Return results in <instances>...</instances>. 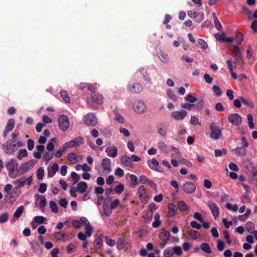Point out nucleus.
<instances>
[{"label":"nucleus","instance_id":"nucleus-30","mask_svg":"<svg viewBox=\"0 0 257 257\" xmlns=\"http://www.w3.org/2000/svg\"><path fill=\"white\" fill-rule=\"evenodd\" d=\"M234 151L237 156H244L247 153L246 149L241 147H237L234 150Z\"/></svg>","mask_w":257,"mask_h":257},{"label":"nucleus","instance_id":"nucleus-49","mask_svg":"<svg viewBox=\"0 0 257 257\" xmlns=\"http://www.w3.org/2000/svg\"><path fill=\"white\" fill-rule=\"evenodd\" d=\"M44 176V170L42 168H40L37 172V177L38 180H42Z\"/></svg>","mask_w":257,"mask_h":257},{"label":"nucleus","instance_id":"nucleus-31","mask_svg":"<svg viewBox=\"0 0 257 257\" xmlns=\"http://www.w3.org/2000/svg\"><path fill=\"white\" fill-rule=\"evenodd\" d=\"M158 133L162 136L167 134L166 125L164 123H160L157 126Z\"/></svg>","mask_w":257,"mask_h":257},{"label":"nucleus","instance_id":"nucleus-61","mask_svg":"<svg viewBox=\"0 0 257 257\" xmlns=\"http://www.w3.org/2000/svg\"><path fill=\"white\" fill-rule=\"evenodd\" d=\"M34 220L35 222L39 224H42L45 221L46 218L42 216H37L34 218Z\"/></svg>","mask_w":257,"mask_h":257},{"label":"nucleus","instance_id":"nucleus-17","mask_svg":"<svg viewBox=\"0 0 257 257\" xmlns=\"http://www.w3.org/2000/svg\"><path fill=\"white\" fill-rule=\"evenodd\" d=\"M208 207L210 209L212 215L214 217L215 219L218 218L219 215V209L214 202L211 201H209L207 203Z\"/></svg>","mask_w":257,"mask_h":257},{"label":"nucleus","instance_id":"nucleus-58","mask_svg":"<svg viewBox=\"0 0 257 257\" xmlns=\"http://www.w3.org/2000/svg\"><path fill=\"white\" fill-rule=\"evenodd\" d=\"M14 183L18 186V188L23 187L26 184V181L24 178H21L17 181L14 182Z\"/></svg>","mask_w":257,"mask_h":257},{"label":"nucleus","instance_id":"nucleus-4","mask_svg":"<svg viewBox=\"0 0 257 257\" xmlns=\"http://www.w3.org/2000/svg\"><path fill=\"white\" fill-rule=\"evenodd\" d=\"M87 102L90 105L95 107L97 104H102L103 97L98 93L91 94V97L87 98Z\"/></svg>","mask_w":257,"mask_h":257},{"label":"nucleus","instance_id":"nucleus-26","mask_svg":"<svg viewBox=\"0 0 257 257\" xmlns=\"http://www.w3.org/2000/svg\"><path fill=\"white\" fill-rule=\"evenodd\" d=\"M88 188L87 184L85 182H79L77 186V191L80 193H84Z\"/></svg>","mask_w":257,"mask_h":257},{"label":"nucleus","instance_id":"nucleus-50","mask_svg":"<svg viewBox=\"0 0 257 257\" xmlns=\"http://www.w3.org/2000/svg\"><path fill=\"white\" fill-rule=\"evenodd\" d=\"M65 235H66L65 233H62L61 232H56L54 233L55 238L59 240H63Z\"/></svg>","mask_w":257,"mask_h":257},{"label":"nucleus","instance_id":"nucleus-7","mask_svg":"<svg viewBox=\"0 0 257 257\" xmlns=\"http://www.w3.org/2000/svg\"><path fill=\"white\" fill-rule=\"evenodd\" d=\"M36 163V161L32 159L22 164L19 167V172H20V175H22L30 170H31Z\"/></svg>","mask_w":257,"mask_h":257},{"label":"nucleus","instance_id":"nucleus-20","mask_svg":"<svg viewBox=\"0 0 257 257\" xmlns=\"http://www.w3.org/2000/svg\"><path fill=\"white\" fill-rule=\"evenodd\" d=\"M81 221L84 223V225L85 226V233L86 234L87 237H90L92 234L93 230L92 227L91 226L90 222L86 217H81Z\"/></svg>","mask_w":257,"mask_h":257},{"label":"nucleus","instance_id":"nucleus-47","mask_svg":"<svg viewBox=\"0 0 257 257\" xmlns=\"http://www.w3.org/2000/svg\"><path fill=\"white\" fill-rule=\"evenodd\" d=\"M158 147L161 149L162 152L168 153V147L167 145L162 141H160L158 143Z\"/></svg>","mask_w":257,"mask_h":257},{"label":"nucleus","instance_id":"nucleus-23","mask_svg":"<svg viewBox=\"0 0 257 257\" xmlns=\"http://www.w3.org/2000/svg\"><path fill=\"white\" fill-rule=\"evenodd\" d=\"M24 210V207L23 206H19L16 211L14 212L13 217L12 219V221L13 222L16 221V219H18L20 217V216L22 215L23 212Z\"/></svg>","mask_w":257,"mask_h":257},{"label":"nucleus","instance_id":"nucleus-6","mask_svg":"<svg viewBox=\"0 0 257 257\" xmlns=\"http://www.w3.org/2000/svg\"><path fill=\"white\" fill-rule=\"evenodd\" d=\"M20 194V190L18 187L14 188L12 191L9 192L5 196V200L7 202L13 203L19 197Z\"/></svg>","mask_w":257,"mask_h":257},{"label":"nucleus","instance_id":"nucleus-13","mask_svg":"<svg viewBox=\"0 0 257 257\" xmlns=\"http://www.w3.org/2000/svg\"><path fill=\"white\" fill-rule=\"evenodd\" d=\"M182 189L186 193L192 194L195 191L196 186L193 183L190 181H187L183 184Z\"/></svg>","mask_w":257,"mask_h":257},{"label":"nucleus","instance_id":"nucleus-35","mask_svg":"<svg viewBox=\"0 0 257 257\" xmlns=\"http://www.w3.org/2000/svg\"><path fill=\"white\" fill-rule=\"evenodd\" d=\"M28 155V152L26 149H20L18 151L17 158L19 160H22L23 158L26 157Z\"/></svg>","mask_w":257,"mask_h":257},{"label":"nucleus","instance_id":"nucleus-29","mask_svg":"<svg viewBox=\"0 0 257 257\" xmlns=\"http://www.w3.org/2000/svg\"><path fill=\"white\" fill-rule=\"evenodd\" d=\"M121 163L127 166H131L132 162L131 157L127 155H123L120 158Z\"/></svg>","mask_w":257,"mask_h":257},{"label":"nucleus","instance_id":"nucleus-39","mask_svg":"<svg viewBox=\"0 0 257 257\" xmlns=\"http://www.w3.org/2000/svg\"><path fill=\"white\" fill-rule=\"evenodd\" d=\"M245 228L249 233H253L255 227L253 222L248 221L246 224Z\"/></svg>","mask_w":257,"mask_h":257},{"label":"nucleus","instance_id":"nucleus-11","mask_svg":"<svg viewBox=\"0 0 257 257\" xmlns=\"http://www.w3.org/2000/svg\"><path fill=\"white\" fill-rule=\"evenodd\" d=\"M147 163L151 170L159 172H164L163 169L159 167V163L156 158H153L151 160H148Z\"/></svg>","mask_w":257,"mask_h":257},{"label":"nucleus","instance_id":"nucleus-55","mask_svg":"<svg viewBox=\"0 0 257 257\" xmlns=\"http://www.w3.org/2000/svg\"><path fill=\"white\" fill-rule=\"evenodd\" d=\"M9 218V215L8 213H4L0 215V223H3L6 222Z\"/></svg>","mask_w":257,"mask_h":257},{"label":"nucleus","instance_id":"nucleus-62","mask_svg":"<svg viewBox=\"0 0 257 257\" xmlns=\"http://www.w3.org/2000/svg\"><path fill=\"white\" fill-rule=\"evenodd\" d=\"M75 245L73 243H70L67 247V251L68 253H71L75 251Z\"/></svg>","mask_w":257,"mask_h":257},{"label":"nucleus","instance_id":"nucleus-52","mask_svg":"<svg viewBox=\"0 0 257 257\" xmlns=\"http://www.w3.org/2000/svg\"><path fill=\"white\" fill-rule=\"evenodd\" d=\"M116 120L120 123H123L124 121L123 117L116 111L114 112Z\"/></svg>","mask_w":257,"mask_h":257},{"label":"nucleus","instance_id":"nucleus-32","mask_svg":"<svg viewBox=\"0 0 257 257\" xmlns=\"http://www.w3.org/2000/svg\"><path fill=\"white\" fill-rule=\"evenodd\" d=\"M68 148L67 147L66 145L64 144L58 150H57L54 155L57 158H60L62 155L66 151Z\"/></svg>","mask_w":257,"mask_h":257},{"label":"nucleus","instance_id":"nucleus-54","mask_svg":"<svg viewBox=\"0 0 257 257\" xmlns=\"http://www.w3.org/2000/svg\"><path fill=\"white\" fill-rule=\"evenodd\" d=\"M167 96L171 99H172L173 100H177V97L175 95V92L173 90H172L171 89L167 90Z\"/></svg>","mask_w":257,"mask_h":257},{"label":"nucleus","instance_id":"nucleus-57","mask_svg":"<svg viewBox=\"0 0 257 257\" xmlns=\"http://www.w3.org/2000/svg\"><path fill=\"white\" fill-rule=\"evenodd\" d=\"M226 208L228 210H231L233 211H236L238 209V207L236 204H231L230 203L226 204Z\"/></svg>","mask_w":257,"mask_h":257},{"label":"nucleus","instance_id":"nucleus-48","mask_svg":"<svg viewBox=\"0 0 257 257\" xmlns=\"http://www.w3.org/2000/svg\"><path fill=\"white\" fill-rule=\"evenodd\" d=\"M163 254L165 257L172 256L174 254L173 249L170 247L167 248L165 249Z\"/></svg>","mask_w":257,"mask_h":257},{"label":"nucleus","instance_id":"nucleus-42","mask_svg":"<svg viewBox=\"0 0 257 257\" xmlns=\"http://www.w3.org/2000/svg\"><path fill=\"white\" fill-rule=\"evenodd\" d=\"M235 36H236V38H235L236 43L238 45L240 44L241 42L243 40V34L242 33L240 32H237L235 34Z\"/></svg>","mask_w":257,"mask_h":257},{"label":"nucleus","instance_id":"nucleus-2","mask_svg":"<svg viewBox=\"0 0 257 257\" xmlns=\"http://www.w3.org/2000/svg\"><path fill=\"white\" fill-rule=\"evenodd\" d=\"M111 163V161L110 159L105 158L102 160L101 164L97 166L95 169L100 174H109L112 171Z\"/></svg>","mask_w":257,"mask_h":257},{"label":"nucleus","instance_id":"nucleus-34","mask_svg":"<svg viewBox=\"0 0 257 257\" xmlns=\"http://www.w3.org/2000/svg\"><path fill=\"white\" fill-rule=\"evenodd\" d=\"M178 207L181 211H186L189 209L187 204L182 200L178 202Z\"/></svg>","mask_w":257,"mask_h":257},{"label":"nucleus","instance_id":"nucleus-38","mask_svg":"<svg viewBox=\"0 0 257 257\" xmlns=\"http://www.w3.org/2000/svg\"><path fill=\"white\" fill-rule=\"evenodd\" d=\"M54 154L53 153L49 152H45L43 154V159L46 161L47 164L53 158Z\"/></svg>","mask_w":257,"mask_h":257},{"label":"nucleus","instance_id":"nucleus-5","mask_svg":"<svg viewBox=\"0 0 257 257\" xmlns=\"http://www.w3.org/2000/svg\"><path fill=\"white\" fill-rule=\"evenodd\" d=\"M133 106L134 111L138 114L144 113L147 109L145 103L141 100H136L134 102Z\"/></svg>","mask_w":257,"mask_h":257},{"label":"nucleus","instance_id":"nucleus-22","mask_svg":"<svg viewBox=\"0 0 257 257\" xmlns=\"http://www.w3.org/2000/svg\"><path fill=\"white\" fill-rule=\"evenodd\" d=\"M35 197L37 198H39L40 199V202L39 203V207L42 212L44 211L45 207L47 204V201L45 197L44 196H40L39 194H37L35 195Z\"/></svg>","mask_w":257,"mask_h":257},{"label":"nucleus","instance_id":"nucleus-16","mask_svg":"<svg viewBox=\"0 0 257 257\" xmlns=\"http://www.w3.org/2000/svg\"><path fill=\"white\" fill-rule=\"evenodd\" d=\"M229 121L233 125L238 126L241 123V117L237 113H233L229 115Z\"/></svg>","mask_w":257,"mask_h":257},{"label":"nucleus","instance_id":"nucleus-59","mask_svg":"<svg viewBox=\"0 0 257 257\" xmlns=\"http://www.w3.org/2000/svg\"><path fill=\"white\" fill-rule=\"evenodd\" d=\"M72 225L76 228H79L81 225H84V223L81 221V218L80 220H74L72 221Z\"/></svg>","mask_w":257,"mask_h":257},{"label":"nucleus","instance_id":"nucleus-1","mask_svg":"<svg viewBox=\"0 0 257 257\" xmlns=\"http://www.w3.org/2000/svg\"><path fill=\"white\" fill-rule=\"evenodd\" d=\"M6 167L10 178H15L20 175L18 164L16 160L11 159L8 161L6 164Z\"/></svg>","mask_w":257,"mask_h":257},{"label":"nucleus","instance_id":"nucleus-46","mask_svg":"<svg viewBox=\"0 0 257 257\" xmlns=\"http://www.w3.org/2000/svg\"><path fill=\"white\" fill-rule=\"evenodd\" d=\"M240 99L241 102H242V103L244 104L247 105L251 108L253 107L254 104H253V102L252 101H251L250 100H249V99H246V98H244L243 97H240Z\"/></svg>","mask_w":257,"mask_h":257},{"label":"nucleus","instance_id":"nucleus-9","mask_svg":"<svg viewBox=\"0 0 257 257\" xmlns=\"http://www.w3.org/2000/svg\"><path fill=\"white\" fill-rule=\"evenodd\" d=\"M211 133L210 137L213 140H219L222 136V133L220 129L214 123L210 125Z\"/></svg>","mask_w":257,"mask_h":257},{"label":"nucleus","instance_id":"nucleus-33","mask_svg":"<svg viewBox=\"0 0 257 257\" xmlns=\"http://www.w3.org/2000/svg\"><path fill=\"white\" fill-rule=\"evenodd\" d=\"M58 165L57 163L54 164L52 166L51 170H48V177L49 178L53 177L56 174V173L58 171Z\"/></svg>","mask_w":257,"mask_h":257},{"label":"nucleus","instance_id":"nucleus-56","mask_svg":"<svg viewBox=\"0 0 257 257\" xmlns=\"http://www.w3.org/2000/svg\"><path fill=\"white\" fill-rule=\"evenodd\" d=\"M225 244L224 242L218 239L217 240V248L219 251H222L224 248Z\"/></svg>","mask_w":257,"mask_h":257},{"label":"nucleus","instance_id":"nucleus-12","mask_svg":"<svg viewBox=\"0 0 257 257\" xmlns=\"http://www.w3.org/2000/svg\"><path fill=\"white\" fill-rule=\"evenodd\" d=\"M127 90L131 93H139L143 91V86L139 83H131L127 86Z\"/></svg>","mask_w":257,"mask_h":257},{"label":"nucleus","instance_id":"nucleus-21","mask_svg":"<svg viewBox=\"0 0 257 257\" xmlns=\"http://www.w3.org/2000/svg\"><path fill=\"white\" fill-rule=\"evenodd\" d=\"M15 120L14 119H10L8 120L4 133V137H6L8 132L12 131L15 126Z\"/></svg>","mask_w":257,"mask_h":257},{"label":"nucleus","instance_id":"nucleus-44","mask_svg":"<svg viewBox=\"0 0 257 257\" xmlns=\"http://www.w3.org/2000/svg\"><path fill=\"white\" fill-rule=\"evenodd\" d=\"M55 141V138H52L49 141V142L47 145V147H46V149L48 151L52 152L54 150V142Z\"/></svg>","mask_w":257,"mask_h":257},{"label":"nucleus","instance_id":"nucleus-41","mask_svg":"<svg viewBox=\"0 0 257 257\" xmlns=\"http://www.w3.org/2000/svg\"><path fill=\"white\" fill-rule=\"evenodd\" d=\"M49 206L53 213H57L58 212V208L55 201H50L49 202Z\"/></svg>","mask_w":257,"mask_h":257},{"label":"nucleus","instance_id":"nucleus-53","mask_svg":"<svg viewBox=\"0 0 257 257\" xmlns=\"http://www.w3.org/2000/svg\"><path fill=\"white\" fill-rule=\"evenodd\" d=\"M71 176L73 180V184H75L80 179V176L76 172H73L71 173Z\"/></svg>","mask_w":257,"mask_h":257},{"label":"nucleus","instance_id":"nucleus-15","mask_svg":"<svg viewBox=\"0 0 257 257\" xmlns=\"http://www.w3.org/2000/svg\"><path fill=\"white\" fill-rule=\"evenodd\" d=\"M83 143V139L81 137H79L74 139L72 141H70L68 142L65 144L67 146L68 148H73L76 147H78L80 145Z\"/></svg>","mask_w":257,"mask_h":257},{"label":"nucleus","instance_id":"nucleus-45","mask_svg":"<svg viewBox=\"0 0 257 257\" xmlns=\"http://www.w3.org/2000/svg\"><path fill=\"white\" fill-rule=\"evenodd\" d=\"M213 16L215 27L217 30H221L222 29V26L219 21H218V20L217 19V18L215 13H213Z\"/></svg>","mask_w":257,"mask_h":257},{"label":"nucleus","instance_id":"nucleus-37","mask_svg":"<svg viewBox=\"0 0 257 257\" xmlns=\"http://www.w3.org/2000/svg\"><path fill=\"white\" fill-rule=\"evenodd\" d=\"M188 234L194 240L197 239L200 236V234L198 231L193 229H191L189 231Z\"/></svg>","mask_w":257,"mask_h":257},{"label":"nucleus","instance_id":"nucleus-19","mask_svg":"<svg viewBox=\"0 0 257 257\" xmlns=\"http://www.w3.org/2000/svg\"><path fill=\"white\" fill-rule=\"evenodd\" d=\"M105 152L106 155L110 158H114L118 155V149L115 146H111L107 147Z\"/></svg>","mask_w":257,"mask_h":257},{"label":"nucleus","instance_id":"nucleus-64","mask_svg":"<svg viewBox=\"0 0 257 257\" xmlns=\"http://www.w3.org/2000/svg\"><path fill=\"white\" fill-rule=\"evenodd\" d=\"M105 241L106 243L110 246H113L115 244V241L114 240L110 239L108 237V236H106L104 237Z\"/></svg>","mask_w":257,"mask_h":257},{"label":"nucleus","instance_id":"nucleus-8","mask_svg":"<svg viewBox=\"0 0 257 257\" xmlns=\"http://www.w3.org/2000/svg\"><path fill=\"white\" fill-rule=\"evenodd\" d=\"M59 128L63 131H67L70 125L68 117L65 115H61L58 117V119Z\"/></svg>","mask_w":257,"mask_h":257},{"label":"nucleus","instance_id":"nucleus-36","mask_svg":"<svg viewBox=\"0 0 257 257\" xmlns=\"http://www.w3.org/2000/svg\"><path fill=\"white\" fill-rule=\"evenodd\" d=\"M232 53L233 58L237 57V56H239L241 55L239 48L235 45H233L232 46Z\"/></svg>","mask_w":257,"mask_h":257},{"label":"nucleus","instance_id":"nucleus-63","mask_svg":"<svg viewBox=\"0 0 257 257\" xmlns=\"http://www.w3.org/2000/svg\"><path fill=\"white\" fill-rule=\"evenodd\" d=\"M119 133L123 135V136L128 137L130 136V133L129 131L122 127H120L119 129Z\"/></svg>","mask_w":257,"mask_h":257},{"label":"nucleus","instance_id":"nucleus-51","mask_svg":"<svg viewBox=\"0 0 257 257\" xmlns=\"http://www.w3.org/2000/svg\"><path fill=\"white\" fill-rule=\"evenodd\" d=\"M234 59L235 63L236 64H237V65H238L240 66H243L244 63L242 59L241 55L239 56H237V57L234 58Z\"/></svg>","mask_w":257,"mask_h":257},{"label":"nucleus","instance_id":"nucleus-3","mask_svg":"<svg viewBox=\"0 0 257 257\" xmlns=\"http://www.w3.org/2000/svg\"><path fill=\"white\" fill-rule=\"evenodd\" d=\"M3 149L4 152L7 154H13L17 150L16 141L13 139L8 141L3 145Z\"/></svg>","mask_w":257,"mask_h":257},{"label":"nucleus","instance_id":"nucleus-43","mask_svg":"<svg viewBox=\"0 0 257 257\" xmlns=\"http://www.w3.org/2000/svg\"><path fill=\"white\" fill-rule=\"evenodd\" d=\"M61 96L62 99L66 102L70 103V98L68 95L67 91L62 90L60 92Z\"/></svg>","mask_w":257,"mask_h":257},{"label":"nucleus","instance_id":"nucleus-25","mask_svg":"<svg viewBox=\"0 0 257 257\" xmlns=\"http://www.w3.org/2000/svg\"><path fill=\"white\" fill-rule=\"evenodd\" d=\"M68 160L71 164H75L78 162V156L74 152H71L68 154Z\"/></svg>","mask_w":257,"mask_h":257},{"label":"nucleus","instance_id":"nucleus-28","mask_svg":"<svg viewBox=\"0 0 257 257\" xmlns=\"http://www.w3.org/2000/svg\"><path fill=\"white\" fill-rule=\"evenodd\" d=\"M45 147L44 145H38L37 147V152H34V157L36 159H40L42 156V153L44 150Z\"/></svg>","mask_w":257,"mask_h":257},{"label":"nucleus","instance_id":"nucleus-14","mask_svg":"<svg viewBox=\"0 0 257 257\" xmlns=\"http://www.w3.org/2000/svg\"><path fill=\"white\" fill-rule=\"evenodd\" d=\"M138 195L140 199L143 203H147L148 196L147 194L146 190L144 186L141 185L139 187Z\"/></svg>","mask_w":257,"mask_h":257},{"label":"nucleus","instance_id":"nucleus-10","mask_svg":"<svg viewBox=\"0 0 257 257\" xmlns=\"http://www.w3.org/2000/svg\"><path fill=\"white\" fill-rule=\"evenodd\" d=\"M85 124L87 125L93 126L97 124V119L95 115L92 113H88L83 117Z\"/></svg>","mask_w":257,"mask_h":257},{"label":"nucleus","instance_id":"nucleus-18","mask_svg":"<svg viewBox=\"0 0 257 257\" xmlns=\"http://www.w3.org/2000/svg\"><path fill=\"white\" fill-rule=\"evenodd\" d=\"M186 115L187 112L185 110L173 111L171 114V117L177 120H183Z\"/></svg>","mask_w":257,"mask_h":257},{"label":"nucleus","instance_id":"nucleus-27","mask_svg":"<svg viewBox=\"0 0 257 257\" xmlns=\"http://www.w3.org/2000/svg\"><path fill=\"white\" fill-rule=\"evenodd\" d=\"M170 236V233L168 231H163L160 232L159 235L160 239L165 242L169 240Z\"/></svg>","mask_w":257,"mask_h":257},{"label":"nucleus","instance_id":"nucleus-60","mask_svg":"<svg viewBox=\"0 0 257 257\" xmlns=\"http://www.w3.org/2000/svg\"><path fill=\"white\" fill-rule=\"evenodd\" d=\"M124 189V186L123 184H121L118 185H117L114 188V191L116 193L120 194L121 193Z\"/></svg>","mask_w":257,"mask_h":257},{"label":"nucleus","instance_id":"nucleus-24","mask_svg":"<svg viewBox=\"0 0 257 257\" xmlns=\"http://www.w3.org/2000/svg\"><path fill=\"white\" fill-rule=\"evenodd\" d=\"M168 213L170 216H174L177 212V208L176 206L172 203H169L168 204Z\"/></svg>","mask_w":257,"mask_h":257},{"label":"nucleus","instance_id":"nucleus-40","mask_svg":"<svg viewBox=\"0 0 257 257\" xmlns=\"http://www.w3.org/2000/svg\"><path fill=\"white\" fill-rule=\"evenodd\" d=\"M201 249L207 253H211V249L209 245V244L207 243H202L200 246Z\"/></svg>","mask_w":257,"mask_h":257}]
</instances>
